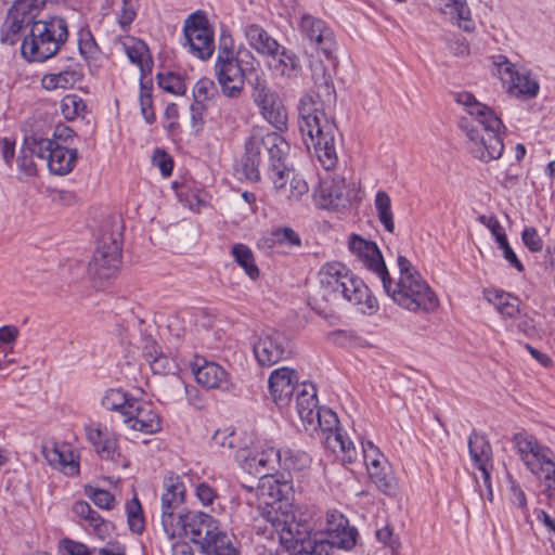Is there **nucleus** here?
<instances>
[{
	"mask_svg": "<svg viewBox=\"0 0 555 555\" xmlns=\"http://www.w3.org/2000/svg\"><path fill=\"white\" fill-rule=\"evenodd\" d=\"M314 90L304 95L298 105V128L308 150L325 170H332L338 162L337 137L339 131L335 119L326 112L336 103V91L331 74L322 62L311 65Z\"/></svg>",
	"mask_w": 555,
	"mask_h": 555,
	"instance_id": "f257e3e1",
	"label": "nucleus"
},
{
	"mask_svg": "<svg viewBox=\"0 0 555 555\" xmlns=\"http://www.w3.org/2000/svg\"><path fill=\"white\" fill-rule=\"evenodd\" d=\"M289 144L278 132L254 133L245 143L242 157V171L251 182H258L261 170H266L276 190L284 191L289 180L291 170L285 165Z\"/></svg>",
	"mask_w": 555,
	"mask_h": 555,
	"instance_id": "f03ea898",
	"label": "nucleus"
},
{
	"mask_svg": "<svg viewBox=\"0 0 555 555\" xmlns=\"http://www.w3.org/2000/svg\"><path fill=\"white\" fill-rule=\"evenodd\" d=\"M397 266L399 278L396 282L389 272L385 279H380L385 293L395 304L411 312H434L439 306V299L427 281L406 257L399 255Z\"/></svg>",
	"mask_w": 555,
	"mask_h": 555,
	"instance_id": "7ed1b4c3",
	"label": "nucleus"
},
{
	"mask_svg": "<svg viewBox=\"0 0 555 555\" xmlns=\"http://www.w3.org/2000/svg\"><path fill=\"white\" fill-rule=\"evenodd\" d=\"M67 39L68 27L64 18H34L29 34L22 40L21 53L29 62L41 63L54 56Z\"/></svg>",
	"mask_w": 555,
	"mask_h": 555,
	"instance_id": "20e7f679",
	"label": "nucleus"
},
{
	"mask_svg": "<svg viewBox=\"0 0 555 555\" xmlns=\"http://www.w3.org/2000/svg\"><path fill=\"white\" fill-rule=\"evenodd\" d=\"M122 227L120 221H106L102 225L98 246L89 262L90 279L101 286L115 278L121 263Z\"/></svg>",
	"mask_w": 555,
	"mask_h": 555,
	"instance_id": "39448f33",
	"label": "nucleus"
},
{
	"mask_svg": "<svg viewBox=\"0 0 555 555\" xmlns=\"http://www.w3.org/2000/svg\"><path fill=\"white\" fill-rule=\"evenodd\" d=\"M268 518L271 521V535L275 534L287 551H296L294 555H328L326 543H317L310 538L312 527L307 520H297L292 515L281 518L274 511L268 513Z\"/></svg>",
	"mask_w": 555,
	"mask_h": 555,
	"instance_id": "423d86ee",
	"label": "nucleus"
},
{
	"mask_svg": "<svg viewBox=\"0 0 555 555\" xmlns=\"http://www.w3.org/2000/svg\"><path fill=\"white\" fill-rule=\"evenodd\" d=\"M490 118L476 122L468 118H461L460 128L468 139L470 154L483 163L499 159L504 151L501 130L505 127L500 119L499 126H492Z\"/></svg>",
	"mask_w": 555,
	"mask_h": 555,
	"instance_id": "0eeeda50",
	"label": "nucleus"
},
{
	"mask_svg": "<svg viewBox=\"0 0 555 555\" xmlns=\"http://www.w3.org/2000/svg\"><path fill=\"white\" fill-rule=\"evenodd\" d=\"M251 98L260 109L262 117L275 129L282 131L287 126V111L275 90H273L262 73H255L248 78Z\"/></svg>",
	"mask_w": 555,
	"mask_h": 555,
	"instance_id": "6e6552de",
	"label": "nucleus"
},
{
	"mask_svg": "<svg viewBox=\"0 0 555 555\" xmlns=\"http://www.w3.org/2000/svg\"><path fill=\"white\" fill-rule=\"evenodd\" d=\"M183 47L194 56L208 60L215 51L214 29L206 14L196 11L189 15L183 25Z\"/></svg>",
	"mask_w": 555,
	"mask_h": 555,
	"instance_id": "1a4fd4ad",
	"label": "nucleus"
},
{
	"mask_svg": "<svg viewBox=\"0 0 555 555\" xmlns=\"http://www.w3.org/2000/svg\"><path fill=\"white\" fill-rule=\"evenodd\" d=\"M292 490L291 480L279 479L273 474H264L259 477L256 486V495L259 504H263L268 507L263 512V517L271 525L268 518V513L274 511L283 518L285 515L294 514L287 511L291 505L284 500L287 499L289 491Z\"/></svg>",
	"mask_w": 555,
	"mask_h": 555,
	"instance_id": "9d476101",
	"label": "nucleus"
},
{
	"mask_svg": "<svg viewBox=\"0 0 555 555\" xmlns=\"http://www.w3.org/2000/svg\"><path fill=\"white\" fill-rule=\"evenodd\" d=\"M253 351L261 366H272L291 354L288 339L275 330L263 331L254 343Z\"/></svg>",
	"mask_w": 555,
	"mask_h": 555,
	"instance_id": "9b49d317",
	"label": "nucleus"
},
{
	"mask_svg": "<svg viewBox=\"0 0 555 555\" xmlns=\"http://www.w3.org/2000/svg\"><path fill=\"white\" fill-rule=\"evenodd\" d=\"M512 442L520 460L533 475H540L544 466L548 467L553 461L550 448L542 446L532 435L517 433Z\"/></svg>",
	"mask_w": 555,
	"mask_h": 555,
	"instance_id": "f8f14e48",
	"label": "nucleus"
},
{
	"mask_svg": "<svg viewBox=\"0 0 555 555\" xmlns=\"http://www.w3.org/2000/svg\"><path fill=\"white\" fill-rule=\"evenodd\" d=\"M324 532L326 534L325 540H313L317 543H326L328 552L332 547L345 551L352 550L357 544L359 535L357 528L350 526L349 520L337 511L326 513Z\"/></svg>",
	"mask_w": 555,
	"mask_h": 555,
	"instance_id": "ddd939ff",
	"label": "nucleus"
},
{
	"mask_svg": "<svg viewBox=\"0 0 555 555\" xmlns=\"http://www.w3.org/2000/svg\"><path fill=\"white\" fill-rule=\"evenodd\" d=\"M300 34L326 59H331L336 49L333 29L321 18L311 14H302L298 24Z\"/></svg>",
	"mask_w": 555,
	"mask_h": 555,
	"instance_id": "4468645a",
	"label": "nucleus"
},
{
	"mask_svg": "<svg viewBox=\"0 0 555 555\" xmlns=\"http://www.w3.org/2000/svg\"><path fill=\"white\" fill-rule=\"evenodd\" d=\"M215 74L224 96L237 99L242 95L246 69L242 67V61L238 57L217 59Z\"/></svg>",
	"mask_w": 555,
	"mask_h": 555,
	"instance_id": "2eb2a0df",
	"label": "nucleus"
},
{
	"mask_svg": "<svg viewBox=\"0 0 555 555\" xmlns=\"http://www.w3.org/2000/svg\"><path fill=\"white\" fill-rule=\"evenodd\" d=\"M348 247L366 270L375 274L379 281L382 278L385 279L388 270L376 243L364 240L358 234H351L348 240Z\"/></svg>",
	"mask_w": 555,
	"mask_h": 555,
	"instance_id": "dca6fc26",
	"label": "nucleus"
},
{
	"mask_svg": "<svg viewBox=\"0 0 555 555\" xmlns=\"http://www.w3.org/2000/svg\"><path fill=\"white\" fill-rule=\"evenodd\" d=\"M280 449L263 443L244 456L242 467L250 474L262 476L280 469Z\"/></svg>",
	"mask_w": 555,
	"mask_h": 555,
	"instance_id": "f3484780",
	"label": "nucleus"
},
{
	"mask_svg": "<svg viewBox=\"0 0 555 555\" xmlns=\"http://www.w3.org/2000/svg\"><path fill=\"white\" fill-rule=\"evenodd\" d=\"M268 383L274 403L284 408L291 403L293 395L298 389V375L294 370L280 367L271 373Z\"/></svg>",
	"mask_w": 555,
	"mask_h": 555,
	"instance_id": "a211bd4d",
	"label": "nucleus"
},
{
	"mask_svg": "<svg viewBox=\"0 0 555 555\" xmlns=\"http://www.w3.org/2000/svg\"><path fill=\"white\" fill-rule=\"evenodd\" d=\"M131 414L124 418L128 428L146 435L158 433L162 429V421L151 402L138 399Z\"/></svg>",
	"mask_w": 555,
	"mask_h": 555,
	"instance_id": "6ab92c4d",
	"label": "nucleus"
},
{
	"mask_svg": "<svg viewBox=\"0 0 555 555\" xmlns=\"http://www.w3.org/2000/svg\"><path fill=\"white\" fill-rule=\"evenodd\" d=\"M317 196L322 208L338 210L350 203V189L345 178L336 176L321 184Z\"/></svg>",
	"mask_w": 555,
	"mask_h": 555,
	"instance_id": "aec40b11",
	"label": "nucleus"
},
{
	"mask_svg": "<svg viewBox=\"0 0 555 555\" xmlns=\"http://www.w3.org/2000/svg\"><path fill=\"white\" fill-rule=\"evenodd\" d=\"M345 282L337 294H340L346 300L357 306H363L369 313H374L378 309L377 299L370 294L367 286L358 278H354L348 271Z\"/></svg>",
	"mask_w": 555,
	"mask_h": 555,
	"instance_id": "412c9836",
	"label": "nucleus"
},
{
	"mask_svg": "<svg viewBox=\"0 0 555 555\" xmlns=\"http://www.w3.org/2000/svg\"><path fill=\"white\" fill-rule=\"evenodd\" d=\"M193 372L196 382L207 389L229 391L233 388L228 372L215 362L204 361L201 365L196 363Z\"/></svg>",
	"mask_w": 555,
	"mask_h": 555,
	"instance_id": "4be33fe9",
	"label": "nucleus"
},
{
	"mask_svg": "<svg viewBox=\"0 0 555 555\" xmlns=\"http://www.w3.org/2000/svg\"><path fill=\"white\" fill-rule=\"evenodd\" d=\"M87 437L101 459L118 462L121 457L117 436L107 428L89 426L87 427Z\"/></svg>",
	"mask_w": 555,
	"mask_h": 555,
	"instance_id": "5701e85b",
	"label": "nucleus"
},
{
	"mask_svg": "<svg viewBox=\"0 0 555 555\" xmlns=\"http://www.w3.org/2000/svg\"><path fill=\"white\" fill-rule=\"evenodd\" d=\"M468 451L474 465L481 472L483 483L489 487L492 469V448L486 436L474 430L468 438Z\"/></svg>",
	"mask_w": 555,
	"mask_h": 555,
	"instance_id": "b1692460",
	"label": "nucleus"
},
{
	"mask_svg": "<svg viewBox=\"0 0 555 555\" xmlns=\"http://www.w3.org/2000/svg\"><path fill=\"white\" fill-rule=\"evenodd\" d=\"M243 34L250 48L263 56L276 59L280 43L260 25L249 23L243 26Z\"/></svg>",
	"mask_w": 555,
	"mask_h": 555,
	"instance_id": "393cba45",
	"label": "nucleus"
},
{
	"mask_svg": "<svg viewBox=\"0 0 555 555\" xmlns=\"http://www.w3.org/2000/svg\"><path fill=\"white\" fill-rule=\"evenodd\" d=\"M43 455L48 463L63 472L66 476H76L79 473V462L74 451L67 444L53 443L43 447Z\"/></svg>",
	"mask_w": 555,
	"mask_h": 555,
	"instance_id": "a878e982",
	"label": "nucleus"
},
{
	"mask_svg": "<svg viewBox=\"0 0 555 555\" xmlns=\"http://www.w3.org/2000/svg\"><path fill=\"white\" fill-rule=\"evenodd\" d=\"M185 534L192 542L201 544L218 528L217 521L202 512L184 513Z\"/></svg>",
	"mask_w": 555,
	"mask_h": 555,
	"instance_id": "bb28decb",
	"label": "nucleus"
},
{
	"mask_svg": "<svg viewBox=\"0 0 555 555\" xmlns=\"http://www.w3.org/2000/svg\"><path fill=\"white\" fill-rule=\"evenodd\" d=\"M434 3L441 14L462 30L472 33L475 29V22L466 0H434Z\"/></svg>",
	"mask_w": 555,
	"mask_h": 555,
	"instance_id": "cd10ccee",
	"label": "nucleus"
},
{
	"mask_svg": "<svg viewBox=\"0 0 555 555\" xmlns=\"http://www.w3.org/2000/svg\"><path fill=\"white\" fill-rule=\"evenodd\" d=\"M121 46L129 61L140 68L141 79L145 80L153 69V60L147 44L135 37H126Z\"/></svg>",
	"mask_w": 555,
	"mask_h": 555,
	"instance_id": "c85d7f7f",
	"label": "nucleus"
},
{
	"mask_svg": "<svg viewBox=\"0 0 555 555\" xmlns=\"http://www.w3.org/2000/svg\"><path fill=\"white\" fill-rule=\"evenodd\" d=\"M72 511L75 516L85 520L87 525L92 528L93 533L101 539H105L113 529V524L102 518L100 514L92 509V507L86 501L81 500L75 502Z\"/></svg>",
	"mask_w": 555,
	"mask_h": 555,
	"instance_id": "c756f323",
	"label": "nucleus"
},
{
	"mask_svg": "<svg viewBox=\"0 0 555 555\" xmlns=\"http://www.w3.org/2000/svg\"><path fill=\"white\" fill-rule=\"evenodd\" d=\"M48 155L47 165L49 170L59 176L69 173L77 160V150L67 149L55 142Z\"/></svg>",
	"mask_w": 555,
	"mask_h": 555,
	"instance_id": "7c9ffc66",
	"label": "nucleus"
},
{
	"mask_svg": "<svg viewBox=\"0 0 555 555\" xmlns=\"http://www.w3.org/2000/svg\"><path fill=\"white\" fill-rule=\"evenodd\" d=\"M296 410L299 417L308 424L318 422L321 425V409L318 406V398L314 388L310 390L304 385L296 395Z\"/></svg>",
	"mask_w": 555,
	"mask_h": 555,
	"instance_id": "2f4dec72",
	"label": "nucleus"
},
{
	"mask_svg": "<svg viewBox=\"0 0 555 555\" xmlns=\"http://www.w3.org/2000/svg\"><path fill=\"white\" fill-rule=\"evenodd\" d=\"M348 271L341 262L333 261L325 263L318 273L320 286L326 294L337 295L343 285L341 282H345L343 278H346Z\"/></svg>",
	"mask_w": 555,
	"mask_h": 555,
	"instance_id": "473e14b6",
	"label": "nucleus"
},
{
	"mask_svg": "<svg viewBox=\"0 0 555 555\" xmlns=\"http://www.w3.org/2000/svg\"><path fill=\"white\" fill-rule=\"evenodd\" d=\"M367 475L372 483L382 493L388 496H395L398 492V482L392 473L389 462L378 466H372L367 469Z\"/></svg>",
	"mask_w": 555,
	"mask_h": 555,
	"instance_id": "72a5a7b5",
	"label": "nucleus"
},
{
	"mask_svg": "<svg viewBox=\"0 0 555 555\" xmlns=\"http://www.w3.org/2000/svg\"><path fill=\"white\" fill-rule=\"evenodd\" d=\"M457 102L467 107L468 116H465L464 118H468L476 122L490 118L492 126L500 125V117H498L490 107L478 102L472 93H460L457 95Z\"/></svg>",
	"mask_w": 555,
	"mask_h": 555,
	"instance_id": "f704fd0d",
	"label": "nucleus"
},
{
	"mask_svg": "<svg viewBox=\"0 0 555 555\" xmlns=\"http://www.w3.org/2000/svg\"><path fill=\"white\" fill-rule=\"evenodd\" d=\"M165 492L162 495V513L178 509L183 503L185 487L179 476H169L164 480Z\"/></svg>",
	"mask_w": 555,
	"mask_h": 555,
	"instance_id": "c9c22d12",
	"label": "nucleus"
},
{
	"mask_svg": "<svg viewBox=\"0 0 555 555\" xmlns=\"http://www.w3.org/2000/svg\"><path fill=\"white\" fill-rule=\"evenodd\" d=\"M485 295L504 318H516L519 314V299L512 294L500 289H488Z\"/></svg>",
	"mask_w": 555,
	"mask_h": 555,
	"instance_id": "e433bc0d",
	"label": "nucleus"
},
{
	"mask_svg": "<svg viewBox=\"0 0 555 555\" xmlns=\"http://www.w3.org/2000/svg\"><path fill=\"white\" fill-rule=\"evenodd\" d=\"M202 548L206 555H238L229 534L219 528L202 543Z\"/></svg>",
	"mask_w": 555,
	"mask_h": 555,
	"instance_id": "4c0bfd02",
	"label": "nucleus"
},
{
	"mask_svg": "<svg viewBox=\"0 0 555 555\" xmlns=\"http://www.w3.org/2000/svg\"><path fill=\"white\" fill-rule=\"evenodd\" d=\"M81 79V73L73 66L59 73L46 74L42 77V87L47 90L69 89Z\"/></svg>",
	"mask_w": 555,
	"mask_h": 555,
	"instance_id": "58836bf2",
	"label": "nucleus"
},
{
	"mask_svg": "<svg viewBox=\"0 0 555 555\" xmlns=\"http://www.w3.org/2000/svg\"><path fill=\"white\" fill-rule=\"evenodd\" d=\"M273 69L281 76L297 77L301 70L299 57L291 50L280 44Z\"/></svg>",
	"mask_w": 555,
	"mask_h": 555,
	"instance_id": "ea45409f",
	"label": "nucleus"
},
{
	"mask_svg": "<svg viewBox=\"0 0 555 555\" xmlns=\"http://www.w3.org/2000/svg\"><path fill=\"white\" fill-rule=\"evenodd\" d=\"M280 469L288 473L304 470L310 465V457L306 452L291 448L280 449Z\"/></svg>",
	"mask_w": 555,
	"mask_h": 555,
	"instance_id": "a19ab883",
	"label": "nucleus"
},
{
	"mask_svg": "<svg viewBox=\"0 0 555 555\" xmlns=\"http://www.w3.org/2000/svg\"><path fill=\"white\" fill-rule=\"evenodd\" d=\"M232 255L235 262L251 280H257L259 278V268L255 262L251 249L247 245L234 244L232 247Z\"/></svg>",
	"mask_w": 555,
	"mask_h": 555,
	"instance_id": "79ce46f5",
	"label": "nucleus"
},
{
	"mask_svg": "<svg viewBox=\"0 0 555 555\" xmlns=\"http://www.w3.org/2000/svg\"><path fill=\"white\" fill-rule=\"evenodd\" d=\"M162 525L169 539L182 538L185 534L184 514L177 509L163 512Z\"/></svg>",
	"mask_w": 555,
	"mask_h": 555,
	"instance_id": "37998d69",
	"label": "nucleus"
},
{
	"mask_svg": "<svg viewBox=\"0 0 555 555\" xmlns=\"http://www.w3.org/2000/svg\"><path fill=\"white\" fill-rule=\"evenodd\" d=\"M374 204L379 222L387 232L393 233L395 221L389 195L385 191H378Z\"/></svg>",
	"mask_w": 555,
	"mask_h": 555,
	"instance_id": "c03bdc74",
	"label": "nucleus"
},
{
	"mask_svg": "<svg viewBox=\"0 0 555 555\" xmlns=\"http://www.w3.org/2000/svg\"><path fill=\"white\" fill-rule=\"evenodd\" d=\"M507 86V90L511 94L517 96H527L532 98L535 96L539 91V83L531 78L530 74L527 72H519V74Z\"/></svg>",
	"mask_w": 555,
	"mask_h": 555,
	"instance_id": "a18cd8bd",
	"label": "nucleus"
},
{
	"mask_svg": "<svg viewBox=\"0 0 555 555\" xmlns=\"http://www.w3.org/2000/svg\"><path fill=\"white\" fill-rule=\"evenodd\" d=\"M492 66L493 75L498 76L504 86H508L512 81H515L514 79L519 74V70L516 69V65L502 54L493 57Z\"/></svg>",
	"mask_w": 555,
	"mask_h": 555,
	"instance_id": "49530a36",
	"label": "nucleus"
},
{
	"mask_svg": "<svg viewBox=\"0 0 555 555\" xmlns=\"http://www.w3.org/2000/svg\"><path fill=\"white\" fill-rule=\"evenodd\" d=\"M267 241L271 242V245H281L287 247H301V238L297 232H295L292 228L283 227L273 229L270 232V236Z\"/></svg>",
	"mask_w": 555,
	"mask_h": 555,
	"instance_id": "de8ad7c7",
	"label": "nucleus"
},
{
	"mask_svg": "<svg viewBox=\"0 0 555 555\" xmlns=\"http://www.w3.org/2000/svg\"><path fill=\"white\" fill-rule=\"evenodd\" d=\"M56 141L46 138H40L37 135H30L25 138L23 149L31 156H37L38 158L48 160V155L52 147L54 146Z\"/></svg>",
	"mask_w": 555,
	"mask_h": 555,
	"instance_id": "09e8293b",
	"label": "nucleus"
},
{
	"mask_svg": "<svg viewBox=\"0 0 555 555\" xmlns=\"http://www.w3.org/2000/svg\"><path fill=\"white\" fill-rule=\"evenodd\" d=\"M86 108L83 100L77 94H67L61 101V111L67 120L83 116Z\"/></svg>",
	"mask_w": 555,
	"mask_h": 555,
	"instance_id": "8fccbe9b",
	"label": "nucleus"
},
{
	"mask_svg": "<svg viewBox=\"0 0 555 555\" xmlns=\"http://www.w3.org/2000/svg\"><path fill=\"white\" fill-rule=\"evenodd\" d=\"M127 519L130 530L140 534L144 530V517L140 501L133 498L126 505Z\"/></svg>",
	"mask_w": 555,
	"mask_h": 555,
	"instance_id": "3c124183",
	"label": "nucleus"
},
{
	"mask_svg": "<svg viewBox=\"0 0 555 555\" xmlns=\"http://www.w3.org/2000/svg\"><path fill=\"white\" fill-rule=\"evenodd\" d=\"M157 81L158 86L169 93L182 95L186 91L184 79L178 74L171 72L167 74H158Z\"/></svg>",
	"mask_w": 555,
	"mask_h": 555,
	"instance_id": "603ef678",
	"label": "nucleus"
},
{
	"mask_svg": "<svg viewBox=\"0 0 555 555\" xmlns=\"http://www.w3.org/2000/svg\"><path fill=\"white\" fill-rule=\"evenodd\" d=\"M153 100H152V81L145 82L140 79V107L143 118L147 124L155 121V114L153 112Z\"/></svg>",
	"mask_w": 555,
	"mask_h": 555,
	"instance_id": "864d4df0",
	"label": "nucleus"
},
{
	"mask_svg": "<svg viewBox=\"0 0 555 555\" xmlns=\"http://www.w3.org/2000/svg\"><path fill=\"white\" fill-rule=\"evenodd\" d=\"M85 494L100 508L111 511L115 507L116 499L107 490L87 486Z\"/></svg>",
	"mask_w": 555,
	"mask_h": 555,
	"instance_id": "5fc2aeb1",
	"label": "nucleus"
},
{
	"mask_svg": "<svg viewBox=\"0 0 555 555\" xmlns=\"http://www.w3.org/2000/svg\"><path fill=\"white\" fill-rule=\"evenodd\" d=\"M218 94L215 82L209 78L199 79L193 88L194 102L204 104Z\"/></svg>",
	"mask_w": 555,
	"mask_h": 555,
	"instance_id": "6e6d98bb",
	"label": "nucleus"
},
{
	"mask_svg": "<svg viewBox=\"0 0 555 555\" xmlns=\"http://www.w3.org/2000/svg\"><path fill=\"white\" fill-rule=\"evenodd\" d=\"M64 550L67 555H125L122 553H114L105 547L89 550L85 544L72 540L64 541Z\"/></svg>",
	"mask_w": 555,
	"mask_h": 555,
	"instance_id": "4d7b16f0",
	"label": "nucleus"
},
{
	"mask_svg": "<svg viewBox=\"0 0 555 555\" xmlns=\"http://www.w3.org/2000/svg\"><path fill=\"white\" fill-rule=\"evenodd\" d=\"M362 454L366 470L372 466H378L388 462L379 449L371 441L362 442Z\"/></svg>",
	"mask_w": 555,
	"mask_h": 555,
	"instance_id": "13d9d810",
	"label": "nucleus"
},
{
	"mask_svg": "<svg viewBox=\"0 0 555 555\" xmlns=\"http://www.w3.org/2000/svg\"><path fill=\"white\" fill-rule=\"evenodd\" d=\"M139 2L122 0L121 8L117 12V22L122 29H127L137 17Z\"/></svg>",
	"mask_w": 555,
	"mask_h": 555,
	"instance_id": "bf43d9fd",
	"label": "nucleus"
},
{
	"mask_svg": "<svg viewBox=\"0 0 555 555\" xmlns=\"http://www.w3.org/2000/svg\"><path fill=\"white\" fill-rule=\"evenodd\" d=\"M521 240L524 245L531 253H540L543 249V241L540 237L538 231L533 227H527L521 233Z\"/></svg>",
	"mask_w": 555,
	"mask_h": 555,
	"instance_id": "052dcab7",
	"label": "nucleus"
},
{
	"mask_svg": "<svg viewBox=\"0 0 555 555\" xmlns=\"http://www.w3.org/2000/svg\"><path fill=\"white\" fill-rule=\"evenodd\" d=\"M128 395L122 389H108L102 398V405L111 411L119 404L128 402Z\"/></svg>",
	"mask_w": 555,
	"mask_h": 555,
	"instance_id": "680f3d73",
	"label": "nucleus"
},
{
	"mask_svg": "<svg viewBox=\"0 0 555 555\" xmlns=\"http://www.w3.org/2000/svg\"><path fill=\"white\" fill-rule=\"evenodd\" d=\"M152 163L160 170L164 177H169L172 173L173 160L165 151L159 149L155 150Z\"/></svg>",
	"mask_w": 555,
	"mask_h": 555,
	"instance_id": "e2e57ef3",
	"label": "nucleus"
},
{
	"mask_svg": "<svg viewBox=\"0 0 555 555\" xmlns=\"http://www.w3.org/2000/svg\"><path fill=\"white\" fill-rule=\"evenodd\" d=\"M375 534L377 540L392 552H396L401 545L399 537L393 533L392 528L388 525L377 529Z\"/></svg>",
	"mask_w": 555,
	"mask_h": 555,
	"instance_id": "0e129e2a",
	"label": "nucleus"
},
{
	"mask_svg": "<svg viewBox=\"0 0 555 555\" xmlns=\"http://www.w3.org/2000/svg\"><path fill=\"white\" fill-rule=\"evenodd\" d=\"M499 247L503 250V257L504 259L518 272H524L525 268L521 261L517 258L516 254L514 253L513 248L508 244L507 236L500 237L499 241H496Z\"/></svg>",
	"mask_w": 555,
	"mask_h": 555,
	"instance_id": "69168bd1",
	"label": "nucleus"
},
{
	"mask_svg": "<svg viewBox=\"0 0 555 555\" xmlns=\"http://www.w3.org/2000/svg\"><path fill=\"white\" fill-rule=\"evenodd\" d=\"M334 440L338 443L339 449L344 453V461L348 463L354 462L358 453L353 442L340 433L335 435Z\"/></svg>",
	"mask_w": 555,
	"mask_h": 555,
	"instance_id": "338daca9",
	"label": "nucleus"
},
{
	"mask_svg": "<svg viewBox=\"0 0 555 555\" xmlns=\"http://www.w3.org/2000/svg\"><path fill=\"white\" fill-rule=\"evenodd\" d=\"M538 477H543L545 481V489L544 493L548 499L555 500V463L552 461L550 463V466L541 470L540 475H537Z\"/></svg>",
	"mask_w": 555,
	"mask_h": 555,
	"instance_id": "774afa93",
	"label": "nucleus"
}]
</instances>
